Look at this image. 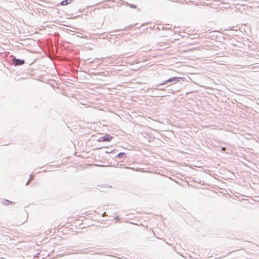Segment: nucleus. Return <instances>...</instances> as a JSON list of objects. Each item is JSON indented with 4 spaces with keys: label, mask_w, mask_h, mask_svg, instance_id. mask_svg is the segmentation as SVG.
I'll use <instances>...</instances> for the list:
<instances>
[{
    "label": "nucleus",
    "mask_w": 259,
    "mask_h": 259,
    "mask_svg": "<svg viewBox=\"0 0 259 259\" xmlns=\"http://www.w3.org/2000/svg\"><path fill=\"white\" fill-rule=\"evenodd\" d=\"M119 220V217L118 215H116L114 217V221H116V222H118Z\"/></svg>",
    "instance_id": "nucleus-12"
},
{
    "label": "nucleus",
    "mask_w": 259,
    "mask_h": 259,
    "mask_svg": "<svg viewBox=\"0 0 259 259\" xmlns=\"http://www.w3.org/2000/svg\"><path fill=\"white\" fill-rule=\"evenodd\" d=\"M158 88H163L162 87V86H161L160 87H158Z\"/></svg>",
    "instance_id": "nucleus-19"
},
{
    "label": "nucleus",
    "mask_w": 259,
    "mask_h": 259,
    "mask_svg": "<svg viewBox=\"0 0 259 259\" xmlns=\"http://www.w3.org/2000/svg\"><path fill=\"white\" fill-rule=\"evenodd\" d=\"M155 86V87H152V88H151L150 89L151 90V91H152V92H151V93H152L151 96L152 97H164V96H166V95H162V94L156 93L155 91H159V90L155 89V88L156 87V85ZM159 91H161V90H159Z\"/></svg>",
    "instance_id": "nucleus-4"
},
{
    "label": "nucleus",
    "mask_w": 259,
    "mask_h": 259,
    "mask_svg": "<svg viewBox=\"0 0 259 259\" xmlns=\"http://www.w3.org/2000/svg\"><path fill=\"white\" fill-rule=\"evenodd\" d=\"M114 59V80L116 79L119 83H125L126 80L125 78L130 75V72L126 71V66L123 65H116L118 63L117 59Z\"/></svg>",
    "instance_id": "nucleus-1"
},
{
    "label": "nucleus",
    "mask_w": 259,
    "mask_h": 259,
    "mask_svg": "<svg viewBox=\"0 0 259 259\" xmlns=\"http://www.w3.org/2000/svg\"><path fill=\"white\" fill-rule=\"evenodd\" d=\"M226 150V148L225 147H223L222 148V151L225 152Z\"/></svg>",
    "instance_id": "nucleus-17"
},
{
    "label": "nucleus",
    "mask_w": 259,
    "mask_h": 259,
    "mask_svg": "<svg viewBox=\"0 0 259 259\" xmlns=\"http://www.w3.org/2000/svg\"><path fill=\"white\" fill-rule=\"evenodd\" d=\"M101 139H102V141H110L112 140V137L109 135H105Z\"/></svg>",
    "instance_id": "nucleus-5"
},
{
    "label": "nucleus",
    "mask_w": 259,
    "mask_h": 259,
    "mask_svg": "<svg viewBox=\"0 0 259 259\" xmlns=\"http://www.w3.org/2000/svg\"><path fill=\"white\" fill-rule=\"evenodd\" d=\"M115 95H116V94H114V104H115V103H119V102H120V100H119V99H118L117 97H115Z\"/></svg>",
    "instance_id": "nucleus-11"
},
{
    "label": "nucleus",
    "mask_w": 259,
    "mask_h": 259,
    "mask_svg": "<svg viewBox=\"0 0 259 259\" xmlns=\"http://www.w3.org/2000/svg\"><path fill=\"white\" fill-rule=\"evenodd\" d=\"M119 2H115L114 1V5L116 4V6L118 7V6H120V5H119Z\"/></svg>",
    "instance_id": "nucleus-15"
},
{
    "label": "nucleus",
    "mask_w": 259,
    "mask_h": 259,
    "mask_svg": "<svg viewBox=\"0 0 259 259\" xmlns=\"http://www.w3.org/2000/svg\"><path fill=\"white\" fill-rule=\"evenodd\" d=\"M165 89L164 91H168V92L169 93H174L175 92H176V91H174L173 89H169V88H164Z\"/></svg>",
    "instance_id": "nucleus-9"
},
{
    "label": "nucleus",
    "mask_w": 259,
    "mask_h": 259,
    "mask_svg": "<svg viewBox=\"0 0 259 259\" xmlns=\"http://www.w3.org/2000/svg\"><path fill=\"white\" fill-rule=\"evenodd\" d=\"M157 29H158V30H160V29H161V27H158L157 28Z\"/></svg>",
    "instance_id": "nucleus-18"
},
{
    "label": "nucleus",
    "mask_w": 259,
    "mask_h": 259,
    "mask_svg": "<svg viewBox=\"0 0 259 259\" xmlns=\"http://www.w3.org/2000/svg\"><path fill=\"white\" fill-rule=\"evenodd\" d=\"M168 27H164V26H162V28L161 29L162 30H166V29H168Z\"/></svg>",
    "instance_id": "nucleus-16"
},
{
    "label": "nucleus",
    "mask_w": 259,
    "mask_h": 259,
    "mask_svg": "<svg viewBox=\"0 0 259 259\" xmlns=\"http://www.w3.org/2000/svg\"><path fill=\"white\" fill-rule=\"evenodd\" d=\"M126 4H127V5H128L130 6V7L131 8H132V9H136V8H137V5H134V4H128L127 3H126Z\"/></svg>",
    "instance_id": "nucleus-10"
},
{
    "label": "nucleus",
    "mask_w": 259,
    "mask_h": 259,
    "mask_svg": "<svg viewBox=\"0 0 259 259\" xmlns=\"http://www.w3.org/2000/svg\"><path fill=\"white\" fill-rule=\"evenodd\" d=\"M114 152H115V151H117V150H116V149H114Z\"/></svg>",
    "instance_id": "nucleus-20"
},
{
    "label": "nucleus",
    "mask_w": 259,
    "mask_h": 259,
    "mask_svg": "<svg viewBox=\"0 0 259 259\" xmlns=\"http://www.w3.org/2000/svg\"><path fill=\"white\" fill-rule=\"evenodd\" d=\"M120 119L121 118L120 116L118 114L114 113V120L119 121L120 120Z\"/></svg>",
    "instance_id": "nucleus-8"
},
{
    "label": "nucleus",
    "mask_w": 259,
    "mask_h": 259,
    "mask_svg": "<svg viewBox=\"0 0 259 259\" xmlns=\"http://www.w3.org/2000/svg\"><path fill=\"white\" fill-rule=\"evenodd\" d=\"M116 31H118V30H114V32H116Z\"/></svg>",
    "instance_id": "nucleus-21"
},
{
    "label": "nucleus",
    "mask_w": 259,
    "mask_h": 259,
    "mask_svg": "<svg viewBox=\"0 0 259 259\" xmlns=\"http://www.w3.org/2000/svg\"><path fill=\"white\" fill-rule=\"evenodd\" d=\"M116 132L114 131V142L115 141H116V137L118 138V136L116 134Z\"/></svg>",
    "instance_id": "nucleus-14"
},
{
    "label": "nucleus",
    "mask_w": 259,
    "mask_h": 259,
    "mask_svg": "<svg viewBox=\"0 0 259 259\" xmlns=\"http://www.w3.org/2000/svg\"><path fill=\"white\" fill-rule=\"evenodd\" d=\"M13 203L12 202H9V201L7 200H5L4 201V203L5 204H7V205L9 204V203Z\"/></svg>",
    "instance_id": "nucleus-13"
},
{
    "label": "nucleus",
    "mask_w": 259,
    "mask_h": 259,
    "mask_svg": "<svg viewBox=\"0 0 259 259\" xmlns=\"http://www.w3.org/2000/svg\"><path fill=\"white\" fill-rule=\"evenodd\" d=\"M116 41H117V40H115L114 41V44H115V42H116Z\"/></svg>",
    "instance_id": "nucleus-22"
},
{
    "label": "nucleus",
    "mask_w": 259,
    "mask_h": 259,
    "mask_svg": "<svg viewBox=\"0 0 259 259\" xmlns=\"http://www.w3.org/2000/svg\"><path fill=\"white\" fill-rule=\"evenodd\" d=\"M181 81H184V78L183 77L177 76L172 77L167 80H164L161 83L156 84V87L155 88V89L165 90L164 88H158V87H160L164 85H167V86L165 87V88H167L170 85Z\"/></svg>",
    "instance_id": "nucleus-2"
},
{
    "label": "nucleus",
    "mask_w": 259,
    "mask_h": 259,
    "mask_svg": "<svg viewBox=\"0 0 259 259\" xmlns=\"http://www.w3.org/2000/svg\"><path fill=\"white\" fill-rule=\"evenodd\" d=\"M126 157V154L124 152H120L115 157L116 159H118L119 160L118 163L116 164V165L114 164V167H118V166L119 165V163L120 162H123V160ZM120 165H122V164H120Z\"/></svg>",
    "instance_id": "nucleus-3"
},
{
    "label": "nucleus",
    "mask_w": 259,
    "mask_h": 259,
    "mask_svg": "<svg viewBox=\"0 0 259 259\" xmlns=\"http://www.w3.org/2000/svg\"><path fill=\"white\" fill-rule=\"evenodd\" d=\"M14 61L15 62V64L16 65H22L24 63V61L22 60H20L18 59H15L14 60Z\"/></svg>",
    "instance_id": "nucleus-6"
},
{
    "label": "nucleus",
    "mask_w": 259,
    "mask_h": 259,
    "mask_svg": "<svg viewBox=\"0 0 259 259\" xmlns=\"http://www.w3.org/2000/svg\"><path fill=\"white\" fill-rule=\"evenodd\" d=\"M73 0H64L63 1H62L60 4L62 5V6H65V5H67L68 4H69L70 3H72Z\"/></svg>",
    "instance_id": "nucleus-7"
}]
</instances>
